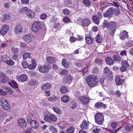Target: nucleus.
Returning a JSON list of instances; mask_svg holds the SVG:
<instances>
[{
	"instance_id": "nucleus-1",
	"label": "nucleus",
	"mask_w": 133,
	"mask_h": 133,
	"mask_svg": "<svg viewBox=\"0 0 133 133\" xmlns=\"http://www.w3.org/2000/svg\"><path fill=\"white\" fill-rule=\"evenodd\" d=\"M97 77L94 75L88 76L86 78V82L89 86L93 87L96 85L98 83Z\"/></svg>"
},
{
	"instance_id": "nucleus-2",
	"label": "nucleus",
	"mask_w": 133,
	"mask_h": 133,
	"mask_svg": "<svg viewBox=\"0 0 133 133\" xmlns=\"http://www.w3.org/2000/svg\"><path fill=\"white\" fill-rule=\"evenodd\" d=\"M103 76L107 80H110L113 79V76L111 71L107 67L104 68L103 71Z\"/></svg>"
},
{
	"instance_id": "nucleus-3",
	"label": "nucleus",
	"mask_w": 133,
	"mask_h": 133,
	"mask_svg": "<svg viewBox=\"0 0 133 133\" xmlns=\"http://www.w3.org/2000/svg\"><path fill=\"white\" fill-rule=\"evenodd\" d=\"M57 119V117L52 114L45 115L44 118V121L50 123H52L56 121Z\"/></svg>"
},
{
	"instance_id": "nucleus-4",
	"label": "nucleus",
	"mask_w": 133,
	"mask_h": 133,
	"mask_svg": "<svg viewBox=\"0 0 133 133\" xmlns=\"http://www.w3.org/2000/svg\"><path fill=\"white\" fill-rule=\"evenodd\" d=\"M116 27V24L115 22L113 21H110L109 23V28L111 31L110 32V35L113 36H114L115 31V28Z\"/></svg>"
},
{
	"instance_id": "nucleus-5",
	"label": "nucleus",
	"mask_w": 133,
	"mask_h": 133,
	"mask_svg": "<svg viewBox=\"0 0 133 133\" xmlns=\"http://www.w3.org/2000/svg\"><path fill=\"white\" fill-rule=\"evenodd\" d=\"M96 122L99 125L102 124L104 121V116L101 113H97L95 116Z\"/></svg>"
},
{
	"instance_id": "nucleus-6",
	"label": "nucleus",
	"mask_w": 133,
	"mask_h": 133,
	"mask_svg": "<svg viewBox=\"0 0 133 133\" xmlns=\"http://www.w3.org/2000/svg\"><path fill=\"white\" fill-rule=\"evenodd\" d=\"M40 23L37 22L34 23L32 25L31 28L32 31L34 32H37L41 28Z\"/></svg>"
},
{
	"instance_id": "nucleus-7",
	"label": "nucleus",
	"mask_w": 133,
	"mask_h": 133,
	"mask_svg": "<svg viewBox=\"0 0 133 133\" xmlns=\"http://www.w3.org/2000/svg\"><path fill=\"white\" fill-rule=\"evenodd\" d=\"M114 10V9L112 7L110 8L106 12L103 14L104 17L109 18L112 17Z\"/></svg>"
},
{
	"instance_id": "nucleus-8",
	"label": "nucleus",
	"mask_w": 133,
	"mask_h": 133,
	"mask_svg": "<svg viewBox=\"0 0 133 133\" xmlns=\"http://www.w3.org/2000/svg\"><path fill=\"white\" fill-rule=\"evenodd\" d=\"M119 36L120 39L122 40H125L126 38L128 39L129 37L128 32L125 30H123Z\"/></svg>"
},
{
	"instance_id": "nucleus-9",
	"label": "nucleus",
	"mask_w": 133,
	"mask_h": 133,
	"mask_svg": "<svg viewBox=\"0 0 133 133\" xmlns=\"http://www.w3.org/2000/svg\"><path fill=\"white\" fill-rule=\"evenodd\" d=\"M23 39L26 42L29 43L33 41V37L31 35H25L23 37Z\"/></svg>"
},
{
	"instance_id": "nucleus-10",
	"label": "nucleus",
	"mask_w": 133,
	"mask_h": 133,
	"mask_svg": "<svg viewBox=\"0 0 133 133\" xmlns=\"http://www.w3.org/2000/svg\"><path fill=\"white\" fill-rule=\"evenodd\" d=\"M116 84L119 86L122 85L124 81V79H122L119 76H116L115 79Z\"/></svg>"
},
{
	"instance_id": "nucleus-11",
	"label": "nucleus",
	"mask_w": 133,
	"mask_h": 133,
	"mask_svg": "<svg viewBox=\"0 0 133 133\" xmlns=\"http://www.w3.org/2000/svg\"><path fill=\"white\" fill-rule=\"evenodd\" d=\"M46 61L47 63L51 64L55 63L56 62L55 58L52 57L47 56L46 58Z\"/></svg>"
},
{
	"instance_id": "nucleus-12",
	"label": "nucleus",
	"mask_w": 133,
	"mask_h": 133,
	"mask_svg": "<svg viewBox=\"0 0 133 133\" xmlns=\"http://www.w3.org/2000/svg\"><path fill=\"white\" fill-rule=\"evenodd\" d=\"M9 30L8 26V25H5L3 26L2 29L0 31V33L2 35H4L6 34Z\"/></svg>"
},
{
	"instance_id": "nucleus-13",
	"label": "nucleus",
	"mask_w": 133,
	"mask_h": 133,
	"mask_svg": "<svg viewBox=\"0 0 133 133\" xmlns=\"http://www.w3.org/2000/svg\"><path fill=\"white\" fill-rule=\"evenodd\" d=\"M17 79L19 82H24L27 81L28 78L26 75L23 74L20 75L19 77L17 78Z\"/></svg>"
},
{
	"instance_id": "nucleus-14",
	"label": "nucleus",
	"mask_w": 133,
	"mask_h": 133,
	"mask_svg": "<svg viewBox=\"0 0 133 133\" xmlns=\"http://www.w3.org/2000/svg\"><path fill=\"white\" fill-rule=\"evenodd\" d=\"M79 99L83 104L85 105L88 103L89 101V99L85 96H80L79 97Z\"/></svg>"
},
{
	"instance_id": "nucleus-15",
	"label": "nucleus",
	"mask_w": 133,
	"mask_h": 133,
	"mask_svg": "<svg viewBox=\"0 0 133 133\" xmlns=\"http://www.w3.org/2000/svg\"><path fill=\"white\" fill-rule=\"evenodd\" d=\"M18 124L20 127L25 126L27 124L26 122L22 118L19 119L17 121Z\"/></svg>"
},
{
	"instance_id": "nucleus-16",
	"label": "nucleus",
	"mask_w": 133,
	"mask_h": 133,
	"mask_svg": "<svg viewBox=\"0 0 133 133\" xmlns=\"http://www.w3.org/2000/svg\"><path fill=\"white\" fill-rule=\"evenodd\" d=\"M94 107L97 109L101 108L104 109H105L107 107L106 105L103 104L102 102H98L95 103V104Z\"/></svg>"
},
{
	"instance_id": "nucleus-17",
	"label": "nucleus",
	"mask_w": 133,
	"mask_h": 133,
	"mask_svg": "<svg viewBox=\"0 0 133 133\" xmlns=\"http://www.w3.org/2000/svg\"><path fill=\"white\" fill-rule=\"evenodd\" d=\"M89 123L86 121H84L81 124L80 127L81 129L83 130H87L88 129Z\"/></svg>"
},
{
	"instance_id": "nucleus-18",
	"label": "nucleus",
	"mask_w": 133,
	"mask_h": 133,
	"mask_svg": "<svg viewBox=\"0 0 133 133\" xmlns=\"http://www.w3.org/2000/svg\"><path fill=\"white\" fill-rule=\"evenodd\" d=\"M22 28L19 24L17 25L14 28V31L15 33L17 34L22 32Z\"/></svg>"
},
{
	"instance_id": "nucleus-19",
	"label": "nucleus",
	"mask_w": 133,
	"mask_h": 133,
	"mask_svg": "<svg viewBox=\"0 0 133 133\" xmlns=\"http://www.w3.org/2000/svg\"><path fill=\"white\" fill-rule=\"evenodd\" d=\"M51 86V84L50 83H45L41 85V89L43 90H46L50 88Z\"/></svg>"
},
{
	"instance_id": "nucleus-20",
	"label": "nucleus",
	"mask_w": 133,
	"mask_h": 133,
	"mask_svg": "<svg viewBox=\"0 0 133 133\" xmlns=\"http://www.w3.org/2000/svg\"><path fill=\"white\" fill-rule=\"evenodd\" d=\"M90 20L89 19L86 18L84 19L82 22V25L84 26H88L90 24Z\"/></svg>"
},
{
	"instance_id": "nucleus-21",
	"label": "nucleus",
	"mask_w": 133,
	"mask_h": 133,
	"mask_svg": "<svg viewBox=\"0 0 133 133\" xmlns=\"http://www.w3.org/2000/svg\"><path fill=\"white\" fill-rule=\"evenodd\" d=\"M50 67H39V70L42 73H47L49 71V69H50Z\"/></svg>"
},
{
	"instance_id": "nucleus-22",
	"label": "nucleus",
	"mask_w": 133,
	"mask_h": 133,
	"mask_svg": "<svg viewBox=\"0 0 133 133\" xmlns=\"http://www.w3.org/2000/svg\"><path fill=\"white\" fill-rule=\"evenodd\" d=\"M105 61L109 65H112L114 63V60L110 57H106L105 59Z\"/></svg>"
},
{
	"instance_id": "nucleus-23",
	"label": "nucleus",
	"mask_w": 133,
	"mask_h": 133,
	"mask_svg": "<svg viewBox=\"0 0 133 133\" xmlns=\"http://www.w3.org/2000/svg\"><path fill=\"white\" fill-rule=\"evenodd\" d=\"M26 14L27 16H28L29 18H33L35 16V14L34 13L31 11V10H30L29 9H28Z\"/></svg>"
},
{
	"instance_id": "nucleus-24",
	"label": "nucleus",
	"mask_w": 133,
	"mask_h": 133,
	"mask_svg": "<svg viewBox=\"0 0 133 133\" xmlns=\"http://www.w3.org/2000/svg\"><path fill=\"white\" fill-rule=\"evenodd\" d=\"M31 127L34 128H37L39 126L38 123L35 120H33L31 123Z\"/></svg>"
},
{
	"instance_id": "nucleus-25",
	"label": "nucleus",
	"mask_w": 133,
	"mask_h": 133,
	"mask_svg": "<svg viewBox=\"0 0 133 133\" xmlns=\"http://www.w3.org/2000/svg\"><path fill=\"white\" fill-rule=\"evenodd\" d=\"M85 39L87 44H92L94 41V39L91 37L90 36L89 37H86Z\"/></svg>"
},
{
	"instance_id": "nucleus-26",
	"label": "nucleus",
	"mask_w": 133,
	"mask_h": 133,
	"mask_svg": "<svg viewBox=\"0 0 133 133\" xmlns=\"http://www.w3.org/2000/svg\"><path fill=\"white\" fill-rule=\"evenodd\" d=\"M38 83L37 81L36 80L32 79L29 81L28 84H29L31 86H35Z\"/></svg>"
},
{
	"instance_id": "nucleus-27",
	"label": "nucleus",
	"mask_w": 133,
	"mask_h": 133,
	"mask_svg": "<svg viewBox=\"0 0 133 133\" xmlns=\"http://www.w3.org/2000/svg\"><path fill=\"white\" fill-rule=\"evenodd\" d=\"M1 106L3 108L6 110H9L10 108V105L8 103V102L5 103L2 105Z\"/></svg>"
},
{
	"instance_id": "nucleus-28",
	"label": "nucleus",
	"mask_w": 133,
	"mask_h": 133,
	"mask_svg": "<svg viewBox=\"0 0 133 133\" xmlns=\"http://www.w3.org/2000/svg\"><path fill=\"white\" fill-rule=\"evenodd\" d=\"M92 21L97 25H98L100 19L97 17V15H94L92 17Z\"/></svg>"
},
{
	"instance_id": "nucleus-29",
	"label": "nucleus",
	"mask_w": 133,
	"mask_h": 133,
	"mask_svg": "<svg viewBox=\"0 0 133 133\" xmlns=\"http://www.w3.org/2000/svg\"><path fill=\"white\" fill-rule=\"evenodd\" d=\"M113 58L116 61H120L121 60L120 56L118 55H114L113 56Z\"/></svg>"
},
{
	"instance_id": "nucleus-30",
	"label": "nucleus",
	"mask_w": 133,
	"mask_h": 133,
	"mask_svg": "<svg viewBox=\"0 0 133 133\" xmlns=\"http://www.w3.org/2000/svg\"><path fill=\"white\" fill-rule=\"evenodd\" d=\"M69 97L66 95L62 96L61 98V101L65 103H66L69 101Z\"/></svg>"
},
{
	"instance_id": "nucleus-31",
	"label": "nucleus",
	"mask_w": 133,
	"mask_h": 133,
	"mask_svg": "<svg viewBox=\"0 0 133 133\" xmlns=\"http://www.w3.org/2000/svg\"><path fill=\"white\" fill-rule=\"evenodd\" d=\"M62 64L64 66H69V63L65 58H63L62 61Z\"/></svg>"
},
{
	"instance_id": "nucleus-32",
	"label": "nucleus",
	"mask_w": 133,
	"mask_h": 133,
	"mask_svg": "<svg viewBox=\"0 0 133 133\" xmlns=\"http://www.w3.org/2000/svg\"><path fill=\"white\" fill-rule=\"evenodd\" d=\"M52 109L58 114L60 115L62 113L61 110L58 107H54Z\"/></svg>"
},
{
	"instance_id": "nucleus-33",
	"label": "nucleus",
	"mask_w": 133,
	"mask_h": 133,
	"mask_svg": "<svg viewBox=\"0 0 133 133\" xmlns=\"http://www.w3.org/2000/svg\"><path fill=\"white\" fill-rule=\"evenodd\" d=\"M75 128L73 127H70L66 130V132L68 133H72L75 131Z\"/></svg>"
},
{
	"instance_id": "nucleus-34",
	"label": "nucleus",
	"mask_w": 133,
	"mask_h": 133,
	"mask_svg": "<svg viewBox=\"0 0 133 133\" xmlns=\"http://www.w3.org/2000/svg\"><path fill=\"white\" fill-rule=\"evenodd\" d=\"M50 130L54 133H56L58 132V130L55 127L53 126H50L49 128Z\"/></svg>"
},
{
	"instance_id": "nucleus-35",
	"label": "nucleus",
	"mask_w": 133,
	"mask_h": 133,
	"mask_svg": "<svg viewBox=\"0 0 133 133\" xmlns=\"http://www.w3.org/2000/svg\"><path fill=\"white\" fill-rule=\"evenodd\" d=\"M95 63L99 65H101L103 64V61L99 58H97L95 61Z\"/></svg>"
},
{
	"instance_id": "nucleus-36",
	"label": "nucleus",
	"mask_w": 133,
	"mask_h": 133,
	"mask_svg": "<svg viewBox=\"0 0 133 133\" xmlns=\"http://www.w3.org/2000/svg\"><path fill=\"white\" fill-rule=\"evenodd\" d=\"M28 8L26 7L23 8L19 10V12L21 13L24 14L25 12L26 13Z\"/></svg>"
},
{
	"instance_id": "nucleus-37",
	"label": "nucleus",
	"mask_w": 133,
	"mask_h": 133,
	"mask_svg": "<svg viewBox=\"0 0 133 133\" xmlns=\"http://www.w3.org/2000/svg\"><path fill=\"white\" fill-rule=\"evenodd\" d=\"M82 2L86 6H89L91 4L89 0H83Z\"/></svg>"
},
{
	"instance_id": "nucleus-38",
	"label": "nucleus",
	"mask_w": 133,
	"mask_h": 133,
	"mask_svg": "<svg viewBox=\"0 0 133 133\" xmlns=\"http://www.w3.org/2000/svg\"><path fill=\"white\" fill-rule=\"evenodd\" d=\"M8 102V101L5 98H1L0 99V105H2L5 103Z\"/></svg>"
},
{
	"instance_id": "nucleus-39",
	"label": "nucleus",
	"mask_w": 133,
	"mask_h": 133,
	"mask_svg": "<svg viewBox=\"0 0 133 133\" xmlns=\"http://www.w3.org/2000/svg\"><path fill=\"white\" fill-rule=\"evenodd\" d=\"M60 91L62 94H65L67 92L66 88L64 86L61 87Z\"/></svg>"
},
{
	"instance_id": "nucleus-40",
	"label": "nucleus",
	"mask_w": 133,
	"mask_h": 133,
	"mask_svg": "<svg viewBox=\"0 0 133 133\" xmlns=\"http://www.w3.org/2000/svg\"><path fill=\"white\" fill-rule=\"evenodd\" d=\"M96 41L98 43H101L102 41V37L98 35L96 36Z\"/></svg>"
},
{
	"instance_id": "nucleus-41",
	"label": "nucleus",
	"mask_w": 133,
	"mask_h": 133,
	"mask_svg": "<svg viewBox=\"0 0 133 133\" xmlns=\"http://www.w3.org/2000/svg\"><path fill=\"white\" fill-rule=\"evenodd\" d=\"M30 56V54L28 52H26L24 54L23 56V59H25L28 58Z\"/></svg>"
},
{
	"instance_id": "nucleus-42",
	"label": "nucleus",
	"mask_w": 133,
	"mask_h": 133,
	"mask_svg": "<svg viewBox=\"0 0 133 133\" xmlns=\"http://www.w3.org/2000/svg\"><path fill=\"white\" fill-rule=\"evenodd\" d=\"M124 129L126 131L128 132L131 131V126L128 125H126L125 126Z\"/></svg>"
},
{
	"instance_id": "nucleus-43",
	"label": "nucleus",
	"mask_w": 133,
	"mask_h": 133,
	"mask_svg": "<svg viewBox=\"0 0 133 133\" xmlns=\"http://www.w3.org/2000/svg\"><path fill=\"white\" fill-rule=\"evenodd\" d=\"M6 63L9 65H12L14 64V62L12 59H10L9 61H6Z\"/></svg>"
},
{
	"instance_id": "nucleus-44",
	"label": "nucleus",
	"mask_w": 133,
	"mask_h": 133,
	"mask_svg": "<svg viewBox=\"0 0 133 133\" xmlns=\"http://www.w3.org/2000/svg\"><path fill=\"white\" fill-rule=\"evenodd\" d=\"M62 12L63 13L66 15H69L70 13L69 10L67 9H65L63 10Z\"/></svg>"
},
{
	"instance_id": "nucleus-45",
	"label": "nucleus",
	"mask_w": 133,
	"mask_h": 133,
	"mask_svg": "<svg viewBox=\"0 0 133 133\" xmlns=\"http://www.w3.org/2000/svg\"><path fill=\"white\" fill-rule=\"evenodd\" d=\"M65 2L67 4L68 6L69 7H74V6H72V2L71 0H66Z\"/></svg>"
},
{
	"instance_id": "nucleus-46",
	"label": "nucleus",
	"mask_w": 133,
	"mask_h": 133,
	"mask_svg": "<svg viewBox=\"0 0 133 133\" xmlns=\"http://www.w3.org/2000/svg\"><path fill=\"white\" fill-rule=\"evenodd\" d=\"M121 64L122 66H129L128 62L126 60L123 61Z\"/></svg>"
},
{
	"instance_id": "nucleus-47",
	"label": "nucleus",
	"mask_w": 133,
	"mask_h": 133,
	"mask_svg": "<svg viewBox=\"0 0 133 133\" xmlns=\"http://www.w3.org/2000/svg\"><path fill=\"white\" fill-rule=\"evenodd\" d=\"M68 71L67 70L63 69L60 71V74L61 75H63L68 74Z\"/></svg>"
},
{
	"instance_id": "nucleus-48",
	"label": "nucleus",
	"mask_w": 133,
	"mask_h": 133,
	"mask_svg": "<svg viewBox=\"0 0 133 133\" xmlns=\"http://www.w3.org/2000/svg\"><path fill=\"white\" fill-rule=\"evenodd\" d=\"M77 40L76 38L74 36H71L70 38V41L71 43H74Z\"/></svg>"
},
{
	"instance_id": "nucleus-49",
	"label": "nucleus",
	"mask_w": 133,
	"mask_h": 133,
	"mask_svg": "<svg viewBox=\"0 0 133 133\" xmlns=\"http://www.w3.org/2000/svg\"><path fill=\"white\" fill-rule=\"evenodd\" d=\"M3 78L1 80L2 83H4L7 82L8 81H9V79L8 77L6 76L5 77H3Z\"/></svg>"
},
{
	"instance_id": "nucleus-50",
	"label": "nucleus",
	"mask_w": 133,
	"mask_h": 133,
	"mask_svg": "<svg viewBox=\"0 0 133 133\" xmlns=\"http://www.w3.org/2000/svg\"><path fill=\"white\" fill-rule=\"evenodd\" d=\"M126 45L128 47L131 46L133 45V41H129L126 43Z\"/></svg>"
},
{
	"instance_id": "nucleus-51",
	"label": "nucleus",
	"mask_w": 133,
	"mask_h": 133,
	"mask_svg": "<svg viewBox=\"0 0 133 133\" xmlns=\"http://www.w3.org/2000/svg\"><path fill=\"white\" fill-rule=\"evenodd\" d=\"M117 125V123L116 122H112L111 124V126L113 129H115Z\"/></svg>"
},
{
	"instance_id": "nucleus-52",
	"label": "nucleus",
	"mask_w": 133,
	"mask_h": 133,
	"mask_svg": "<svg viewBox=\"0 0 133 133\" xmlns=\"http://www.w3.org/2000/svg\"><path fill=\"white\" fill-rule=\"evenodd\" d=\"M47 15L43 13L40 15V17L41 19L42 20H44L46 18Z\"/></svg>"
},
{
	"instance_id": "nucleus-53",
	"label": "nucleus",
	"mask_w": 133,
	"mask_h": 133,
	"mask_svg": "<svg viewBox=\"0 0 133 133\" xmlns=\"http://www.w3.org/2000/svg\"><path fill=\"white\" fill-rule=\"evenodd\" d=\"M97 17L100 19L102 18L103 17V15L102 13L101 12H98Z\"/></svg>"
},
{
	"instance_id": "nucleus-54",
	"label": "nucleus",
	"mask_w": 133,
	"mask_h": 133,
	"mask_svg": "<svg viewBox=\"0 0 133 133\" xmlns=\"http://www.w3.org/2000/svg\"><path fill=\"white\" fill-rule=\"evenodd\" d=\"M114 12L115 14L117 15H118L120 12V10L117 9H114Z\"/></svg>"
},
{
	"instance_id": "nucleus-55",
	"label": "nucleus",
	"mask_w": 133,
	"mask_h": 133,
	"mask_svg": "<svg viewBox=\"0 0 133 133\" xmlns=\"http://www.w3.org/2000/svg\"><path fill=\"white\" fill-rule=\"evenodd\" d=\"M22 66H29L28 64L25 61H22Z\"/></svg>"
},
{
	"instance_id": "nucleus-56",
	"label": "nucleus",
	"mask_w": 133,
	"mask_h": 133,
	"mask_svg": "<svg viewBox=\"0 0 133 133\" xmlns=\"http://www.w3.org/2000/svg\"><path fill=\"white\" fill-rule=\"evenodd\" d=\"M109 23L107 21H104L103 23V26L104 27H109Z\"/></svg>"
},
{
	"instance_id": "nucleus-57",
	"label": "nucleus",
	"mask_w": 133,
	"mask_h": 133,
	"mask_svg": "<svg viewBox=\"0 0 133 133\" xmlns=\"http://www.w3.org/2000/svg\"><path fill=\"white\" fill-rule=\"evenodd\" d=\"M54 27L55 28H60L61 27V25L59 23H55L54 24Z\"/></svg>"
},
{
	"instance_id": "nucleus-58",
	"label": "nucleus",
	"mask_w": 133,
	"mask_h": 133,
	"mask_svg": "<svg viewBox=\"0 0 133 133\" xmlns=\"http://www.w3.org/2000/svg\"><path fill=\"white\" fill-rule=\"evenodd\" d=\"M63 20L64 22L66 23H68L70 21L69 18L67 17H64L63 19Z\"/></svg>"
},
{
	"instance_id": "nucleus-59",
	"label": "nucleus",
	"mask_w": 133,
	"mask_h": 133,
	"mask_svg": "<svg viewBox=\"0 0 133 133\" xmlns=\"http://www.w3.org/2000/svg\"><path fill=\"white\" fill-rule=\"evenodd\" d=\"M88 69L87 67H84L82 69V71L83 74L87 71Z\"/></svg>"
},
{
	"instance_id": "nucleus-60",
	"label": "nucleus",
	"mask_w": 133,
	"mask_h": 133,
	"mask_svg": "<svg viewBox=\"0 0 133 133\" xmlns=\"http://www.w3.org/2000/svg\"><path fill=\"white\" fill-rule=\"evenodd\" d=\"M127 67H121L120 70L122 72H124L127 71Z\"/></svg>"
},
{
	"instance_id": "nucleus-61",
	"label": "nucleus",
	"mask_w": 133,
	"mask_h": 133,
	"mask_svg": "<svg viewBox=\"0 0 133 133\" xmlns=\"http://www.w3.org/2000/svg\"><path fill=\"white\" fill-rule=\"evenodd\" d=\"M121 93L119 90L116 91L115 92V95L118 97H120L121 96Z\"/></svg>"
},
{
	"instance_id": "nucleus-62",
	"label": "nucleus",
	"mask_w": 133,
	"mask_h": 133,
	"mask_svg": "<svg viewBox=\"0 0 133 133\" xmlns=\"http://www.w3.org/2000/svg\"><path fill=\"white\" fill-rule=\"evenodd\" d=\"M11 82L14 86L15 88H18V86L17 83L14 81H11Z\"/></svg>"
},
{
	"instance_id": "nucleus-63",
	"label": "nucleus",
	"mask_w": 133,
	"mask_h": 133,
	"mask_svg": "<svg viewBox=\"0 0 133 133\" xmlns=\"http://www.w3.org/2000/svg\"><path fill=\"white\" fill-rule=\"evenodd\" d=\"M31 63L32 64V66H36L37 65V63L35 62V61L33 59H32Z\"/></svg>"
},
{
	"instance_id": "nucleus-64",
	"label": "nucleus",
	"mask_w": 133,
	"mask_h": 133,
	"mask_svg": "<svg viewBox=\"0 0 133 133\" xmlns=\"http://www.w3.org/2000/svg\"><path fill=\"white\" fill-rule=\"evenodd\" d=\"M98 68L97 67H95L94 68L93 70V72L94 73H97L98 72Z\"/></svg>"
}]
</instances>
